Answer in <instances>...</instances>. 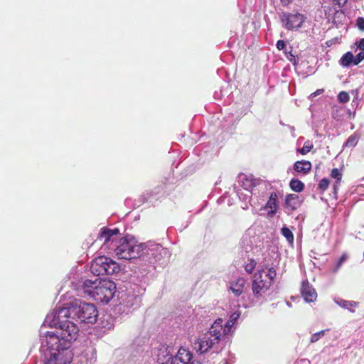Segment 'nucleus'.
Returning <instances> with one entry per match:
<instances>
[{"label": "nucleus", "instance_id": "36", "mask_svg": "<svg viewBox=\"0 0 364 364\" xmlns=\"http://www.w3.org/2000/svg\"><path fill=\"white\" fill-rule=\"evenodd\" d=\"M285 55L287 58L294 65L297 64L296 56L291 53V51H285Z\"/></svg>", "mask_w": 364, "mask_h": 364}, {"label": "nucleus", "instance_id": "31", "mask_svg": "<svg viewBox=\"0 0 364 364\" xmlns=\"http://www.w3.org/2000/svg\"><path fill=\"white\" fill-rule=\"evenodd\" d=\"M256 264H257V262L255 260H254L252 259H250V262L245 267V271L249 274L252 273L253 272V270L255 269Z\"/></svg>", "mask_w": 364, "mask_h": 364}, {"label": "nucleus", "instance_id": "16", "mask_svg": "<svg viewBox=\"0 0 364 364\" xmlns=\"http://www.w3.org/2000/svg\"><path fill=\"white\" fill-rule=\"evenodd\" d=\"M100 278H95L92 279H86L84 281L82 284L83 291L85 294H88L90 297H92V294H95V291L98 287V284L100 282Z\"/></svg>", "mask_w": 364, "mask_h": 364}, {"label": "nucleus", "instance_id": "21", "mask_svg": "<svg viewBox=\"0 0 364 364\" xmlns=\"http://www.w3.org/2000/svg\"><path fill=\"white\" fill-rule=\"evenodd\" d=\"M139 298L135 296H130L124 301L123 305L127 308L136 309L139 306Z\"/></svg>", "mask_w": 364, "mask_h": 364}, {"label": "nucleus", "instance_id": "35", "mask_svg": "<svg viewBox=\"0 0 364 364\" xmlns=\"http://www.w3.org/2000/svg\"><path fill=\"white\" fill-rule=\"evenodd\" d=\"M363 60H364V52H360L355 57L353 56V63L354 65L359 64Z\"/></svg>", "mask_w": 364, "mask_h": 364}, {"label": "nucleus", "instance_id": "28", "mask_svg": "<svg viewBox=\"0 0 364 364\" xmlns=\"http://www.w3.org/2000/svg\"><path fill=\"white\" fill-rule=\"evenodd\" d=\"M240 314L238 312H234L230 317V319L226 322L225 325H228L232 328V325L240 317Z\"/></svg>", "mask_w": 364, "mask_h": 364}, {"label": "nucleus", "instance_id": "39", "mask_svg": "<svg viewBox=\"0 0 364 364\" xmlns=\"http://www.w3.org/2000/svg\"><path fill=\"white\" fill-rule=\"evenodd\" d=\"M250 194L251 193H247H247H240V192L238 193V196H239V198H240V200H247V199L250 198Z\"/></svg>", "mask_w": 364, "mask_h": 364}, {"label": "nucleus", "instance_id": "6", "mask_svg": "<svg viewBox=\"0 0 364 364\" xmlns=\"http://www.w3.org/2000/svg\"><path fill=\"white\" fill-rule=\"evenodd\" d=\"M192 353L184 348H181L175 356H172L166 349L159 354L158 361L161 364H200L198 361L192 360Z\"/></svg>", "mask_w": 364, "mask_h": 364}, {"label": "nucleus", "instance_id": "37", "mask_svg": "<svg viewBox=\"0 0 364 364\" xmlns=\"http://www.w3.org/2000/svg\"><path fill=\"white\" fill-rule=\"evenodd\" d=\"M356 25L360 30L364 31V18L359 17L357 19Z\"/></svg>", "mask_w": 364, "mask_h": 364}, {"label": "nucleus", "instance_id": "5", "mask_svg": "<svg viewBox=\"0 0 364 364\" xmlns=\"http://www.w3.org/2000/svg\"><path fill=\"white\" fill-rule=\"evenodd\" d=\"M144 260L149 263L164 264L169 257L168 250L159 244L147 243L143 244V252H141Z\"/></svg>", "mask_w": 364, "mask_h": 364}, {"label": "nucleus", "instance_id": "4", "mask_svg": "<svg viewBox=\"0 0 364 364\" xmlns=\"http://www.w3.org/2000/svg\"><path fill=\"white\" fill-rule=\"evenodd\" d=\"M71 316L75 318L77 317L80 322L92 324L97 321L98 314L96 307L87 303L75 304L68 307L60 308V316L70 317Z\"/></svg>", "mask_w": 364, "mask_h": 364}, {"label": "nucleus", "instance_id": "14", "mask_svg": "<svg viewBox=\"0 0 364 364\" xmlns=\"http://www.w3.org/2000/svg\"><path fill=\"white\" fill-rule=\"evenodd\" d=\"M246 284L244 278H238L230 283L229 289L235 296H239L245 291Z\"/></svg>", "mask_w": 364, "mask_h": 364}, {"label": "nucleus", "instance_id": "27", "mask_svg": "<svg viewBox=\"0 0 364 364\" xmlns=\"http://www.w3.org/2000/svg\"><path fill=\"white\" fill-rule=\"evenodd\" d=\"M331 176L336 179L337 183H340L342 178V173L338 168H335L331 170Z\"/></svg>", "mask_w": 364, "mask_h": 364}, {"label": "nucleus", "instance_id": "12", "mask_svg": "<svg viewBox=\"0 0 364 364\" xmlns=\"http://www.w3.org/2000/svg\"><path fill=\"white\" fill-rule=\"evenodd\" d=\"M218 342L215 338H212V336L207 333L202 338H199L195 345H198V347H196L197 350L203 353L207 352Z\"/></svg>", "mask_w": 364, "mask_h": 364}, {"label": "nucleus", "instance_id": "10", "mask_svg": "<svg viewBox=\"0 0 364 364\" xmlns=\"http://www.w3.org/2000/svg\"><path fill=\"white\" fill-rule=\"evenodd\" d=\"M270 287L271 284L268 278H266L265 280L262 278V274L255 273L252 284V290L255 297L257 299L262 297Z\"/></svg>", "mask_w": 364, "mask_h": 364}, {"label": "nucleus", "instance_id": "42", "mask_svg": "<svg viewBox=\"0 0 364 364\" xmlns=\"http://www.w3.org/2000/svg\"><path fill=\"white\" fill-rule=\"evenodd\" d=\"M323 92V90H322V89L317 90L316 92H314V93H312L311 95V97H315L316 95H318L321 94Z\"/></svg>", "mask_w": 364, "mask_h": 364}, {"label": "nucleus", "instance_id": "32", "mask_svg": "<svg viewBox=\"0 0 364 364\" xmlns=\"http://www.w3.org/2000/svg\"><path fill=\"white\" fill-rule=\"evenodd\" d=\"M348 259V255L346 253H343L342 255V256L339 258V259L338 260L337 262V264L336 265V267L334 269V272H336L339 269L340 267H341V265L343 264V262H345L346 260Z\"/></svg>", "mask_w": 364, "mask_h": 364}, {"label": "nucleus", "instance_id": "2", "mask_svg": "<svg viewBox=\"0 0 364 364\" xmlns=\"http://www.w3.org/2000/svg\"><path fill=\"white\" fill-rule=\"evenodd\" d=\"M43 348L50 350V357L45 364H70L73 353L64 343L58 331H48L42 342Z\"/></svg>", "mask_w": 364, "mask_h": 364}, {"label": "nucleus", "instance_id": "3", "mask_svg": "<svg viewBox=\"0 0 364 364\" xmlns=\"http://www.w3.org/2000/svg\"><path fill=\"white\" fill-rule=\"evenodd\" d=\"M60 308H55L46 317L44 324L49 326H54L61 336L64 343L70 347V344L76 341L79 334V328L75 323V318L60 316Z\"/></svg>", "mask_w": 364, "mask_h": 364}, {"label": "nucleus", "instance_id": "11", "mask_svg": "<svg viewBox=\"0 0 364 364\" xmlns=\"http://www.w3.org/2000/svg\"><path fill=\"white\" fill-rule=\"evenodd\" d=\"M222 318L215 320L211 326L208 333L219 341L221 338L230 332V327L228 325L223 324Z\"/></svg>", "mask_w": 364, "mask_h": 364}, {"label": "nucleus", "instance_id": "41", "mask_svg": "<svg viewBox=\"0 0 364 364\" xmlns=\"http://www.w3.org/2000/svg\"><path fill=\"white\" fill-rule=\"evenodd\" d=\"M358 48L360 50H364V38L360 39V41H359Z\"/></svg>", "mask_w": 364, "mask_h": 364}, {"label": "nucleus", "instance_id": "40", "mask_svg": "<svg viewBox=\"0 0 364 364\" xmlns=\"http://www.w3.org/2000/svg\"><path fill=\"white\" fill-rule=\"evenodd\" d=\"M89 352L91 354V358H90V363H92V360H94V361H95V359H96V357H95V351L94 349L91 348L90 350H89Z\"/></svg>", "mask_w": 364, "mask_h": 364}, {"label": "nucleus", "instance_id": "33", "mask_svg": "<svg viewBox=\"0 0 364 364\" xmlns=\"http://www.w3.org/2000/svg\"><path fill=\"white\" fill-rule=\"evenodd\" d=\"M338 99L340 102L346 103L349 100L350 97L348 92L342 91L338 94Z\"/></svg>", "mask_w": 364, "mask_h": 364}, {"label": "nucleus", "instance_id": "19", "mask_svg": "<svg viewBox=\"0 0 364 364\" xmlns=\"http://www.w3.org/2000/svg\"><path fill=\"white\" fill-rule=\"evenodd\" d=\"M257 274H262L263 279L266 280V278H268L269 280V284L272 285L274 279L277 275L276 270L273 267H269L266 269H262L257 272Z\"/></svg>", "mask_w": 364, "mask_h": 364}, {"label": "nucleus", "instance_id": "20", "mask_svg": "<svg viewBox=\"0 0 364 364\" xmlns=\"http://www.w3.org/2000/svg\"><path fill=\"white\" fill-rule=\"evenodd\" d=\"M285 204L289 210H296L298 205V196L295 194L287 195L285 200Z\"/></svg>", "mask_w": 364, "mask_h": 364}, {"label": "nucleus", "instance_id": "24", "mask_svg": "<svg viewBox=\"0 0 364 364\" xmlns=\"http://www.w3.org/2000/svg\"><path fill=\"white\" fill-rule=\"evenodd\" d=\"M289 186L293 191L298 193L302 191L304 188V183L298 179H291Z\"/></svg>", "mask_w": 364, "mask_h": 364}, {"label": "nucleus", "instance_id": "26", "mask_svg": "<svg viewBox=\"0 0 364 364\" xmlns=\"http://www.w3.org/2000/svg\"><path fill=\"white\" fill-rule=\"evenodd\" d=\"M358 141V137L357 135L353 134L350 136L347 141L345 143V146L346 147H354Z\"/></svg>", "mask_w": 364, "mask_h": 364}, {"label": "nucleus", "instance_id": "43", "mask_svg": "<svg viewBox=\"0 0 364 364\" xmlns=\"http://www.w3.org/2000/svg\"><path fill=\"white\" fill-rule=\"evenodd\" d=\"M291 1V0H280L281 4L283 6H287Z\"/></svg>", "mask_w": 364, "mask_h": 364}, {"label": "nucleus", "instance_id": "25", "mask_svg": "<svg viewBox=\"0 0 364 364\" xmlns=\"http://www.w3.org/2000/svg\"><path fill=\"white\" fill-rule=\"evenodd\" d=\"M281 232L282 235L287 239L289 243L292 244L294 242V235L289 228L283 227Z\"/></svg>", "mask_w": 364, "mask_h": 364}, {"label": "nucleus", "instance_id": "15", "mask_svg": "<svg viewBox=\"0 0 364 364\" xmlns=\"http://www.w3.org/2000/svg\"><path fill=\"white\" fill-rule=\"evenodd\" d=\"M278 208V196L274 192L272 193L268 201L266 203L265 209L267 210L269 216H273L276 214Z\"/></svg>", "mask_w": 364, "mask_h": 364}, {"label": "nucleus", "instance_id": "38", "mask_svg": "<svg viewBox=\"0 0 364 364\" xmlns=\"http://www.w3.org/2000/svg\"><path fill=\"white\" fill-rule=\"evenodd\" d=\"M277 48L279 50H284L286 47V43L282 40H279L276 44Z\"/></svg>", "mask_w": 364, "mask_h": 364}, {"label": "nucleus", "instance_id": "29", "mask_svg": "<svg viewBox=\"0 0 364 364\" xmlns=\"http://www.w3.org/2000/svg\"><path fill=\"white\" fill-rule=\"evenodd\" d=\"M313 148V145L309 141H306L303 147L299 150V152L302 155H305L309 153Z\"/></svg>", "mask_w": 364, "mask_h": 364}, {"label": "nucleus", "instance_id": "22", "mask_svg": "<svg viewBox=\"0 0 364 364\" xmlns=\"http://www.w3.org/2000/svg\"><path fill=\"white\" fill-rule=\"evenodd\" d=\"M242 186L244 189L248 192V193H251L252 188L255 186V183L252 179L248 178L245 176H243L241 179Z\"/></svg>", "mask_w": 364, "mask_h": 364}, {"label": "nucleus", "instance_id": "23", "mask_svg": "<svg viewBox=\"0 0 364 364\" xmlns=\"http://www.w3.org/2000/svg\"><path fill=\"white\" fill-rule=\"evenodd\" d=\"M351 63H353V55L351 52H347L340 60L341 65L344 67L349 66Z\"/></svg>", "mask_w": 364, "mask_h": 364}, {"label": "nucleus", "instance_id": "44", "mask_svg": "<svg viewBox=\"0 0 364 364\" xmlns=\"http://www.w3.org/2000/svg\"><path fill=\"white\" fill-rule=\"evenodd\" d=\"M339 183H337V181H336L335 184L333 185V189L335 192H336L338 188Z\"/></svg>", "mask_w": 364, "mask_h": 364}, {"label": "nucleus", "instance_id": "17", "mask_svg": "<svg viewBox=\"0 0 364 364\" xmlns=\"http://www.w3.org/2000/svg\"><path fill=\"white\" fill-rule=\"evenodd\" d=\"M294 168L296 172L306 174L311 169V164L309 161H299L294 164Z\"/></svg>", "mask_w": 364, "mask_h": 364}, {"label": "nucleus", "instance_id": "34", "mask_svg": "<svg viewBox=\"0 0 364 364\" xmlns=\"http://www.w3.org/2000/svg\"><path fill=\"white\" fill-rule=\"evenodd\" d=\"M329 183L330 181L328 178L321 179L318 183V188L322 191H325L328 188Z\"/></svg>", "mask_w": 364, "mask_h": 364}, {"label": "nucleus", "instance_id": "1", "mask_svg": "<svg viewBox=\"0 0 364 364\" xmlns=\"http://www.w3.org/2000/svg\"><path fill=\"white\" fill-rule=\"evenodd\" d=\"M119 231L117 228H103L97 237L103 241V246L114 251L118 259H132L141 257L143 252V243L138 244L135 239L129 235L118 240Z\"/></svg>", "mask_w": 364, "mask_h": 364}, {"label": "nucleus", "instance_id": "7", "mask_svg": "<svg viewBox=\"0 0 364 364\" xmlns=\"http://www.w3.org/2000/svg\"><path fill=\"white\" fill-rule=\"evenodd\" d=\"M119 269L117 263L103 256L95 258L90 264V271L95 276L112 274Z\"/></svg>", "mask_w": 364, "mask_h": 364}, {"label": "nucleus", "instance_id": "18", "mask_svg": "<svg viewBox=\"0 0 364 364\" xmlns=\"http://www.w3.org/2000/svg\"><path fill=\"white\" fill-rule=\"evenodd\" d=\"M335 303L339 306L348 309L350 312H355V309L358 306V303L354 301H347L342 299H335Z\"/></svg>", "mask_w": 364, "mask_h": 364}, {"label": "nucleus", "instance_id": "13", "mask_svg": "<svg viewBox=\"0 0 364 364\" xmlns=\"http://www.w3.org/2000/svg\"><path fill=\"white\" fill-rule=\"evenodd\" d=\"M301 292L306 302H313L317 298V293L316 290L309 285V282L307 281L302 282Z\"/></svg>", "mask_w": 364, "mask_h": 364}, {"label": "nucleus", "instance_id": "9", "mask_svg": "<svg viewBox=\"0 0 364 364\" xmlns=\"http://www.w3.org/2000/svg\"><path fill=\"white\" fill-rule=\"evenodd\" d=\"M280 19L282 23V26L288 30H293L297 29L302 26L304 21H305V17L301 14L297 12H283L280 15Z\"/></svg>", "mask_w": 364, "mask_h": 364}, {"label": "nucleus", "instance_id": "30", "mask_svg": "<svg viewBox=\"0 0 364 364\" xmlns=\"http://www.w3.org/2000/svg\"><path fill=\"white\" fill-rule=\"evenodd\" d=\"M328 330H322L321 331H318V332L313 334L311 338V342L315 343V342L318 341L321 338H322L325 335V333Z\"/></svg>", "mask_w": 364, "mask_h": 364}, {"label": "nucleus", "instance_id": "8", "mask_svg": "<svg viewBox=\"0 0 364 364\" xmlns=\"http://www.w3.org/2000/svg\"><path fill=\"white\" fill-rule=\"evenodd\" d=\"M115 290L116 285L113 282L101 279L92 298L98 302L107 304L113 298Z\"/></svg>", "mask_w": 364, "mask_h": 364}]
</instances>
